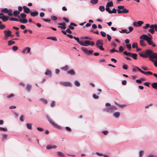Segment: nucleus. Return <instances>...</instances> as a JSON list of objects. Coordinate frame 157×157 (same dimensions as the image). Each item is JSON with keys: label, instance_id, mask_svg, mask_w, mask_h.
<instances>
[{"label": "nucleus", "instance_id": "c85d7f7f", "mask_svg": "<svg viewBox=\"0 0 157 157\" xmlns=\"http://www.w3.org/2000/svg\"><path fill=\"white\" fill-rule=\"evenodd\" d=\"M151 86L154 89H157V82H155L152 84Z\"/></svg>", "mask_w": 157, "mask_h": 157}, {"label": "nucleus", "instance_id": "f704fd0d", "mask_svg": "<svg viewBox=\"0 0 157 157\" xmlns=\"http://www.w3.org/2000/svg\"><path fill=\"white\" fill-rule=\"evenodd\" d=\"M48 39H51L53 41H57V39L56 37L53 36L48 37L47 38Z\"/></svg>", "mask_w": 157, "mask_h": 157}, {"label": "nucleus", "instance_id": "f8f14e48", "mask_svg": "<svg viewBox=\"0 0 157 157\" xmlns=\"http://www.w3.org/2000/svg\"><path fill=\"white\" fill-rule=\"evenodd\" d=\"M57 147L56 146L52 144H48L47 145L46 147V148L47 150H50L53 148H56Z\"/></svg>", "mask_w": 157, "mask_h": 157}, {"label": "nucleus", "instance_id": "58836bf2", "mask_svg": "<svg viewBox=\"0 0 157 157\" xmlns=\"http://www.w3.org/2000/svg\"><path fill=\"white\" fill-rule=\"evenodd\" d=\"M106 5H107V6L109 7L112 6H113V3L112 1H110L108 2H107Z\"/></svg>", "mask_w": 157, "mask_h": 157}, {"label": "nucleus", "instance_id": "c756f323", "mask_svg": "<svg viewBox=\"0 0 157 157\" xmlns=\"http://www.w3.org/2000/svg\"><path fill=\"white\" fill-rule=\"evenodd\" d=\"M27 128L29 130H32L33 129L32 124H31L27 123L26 124Z\"/></svg>", "mask_w": 157, "mask_h": 157}, {"label": "nucleus", "instance_id": "37998d69", "mask_svg": "<svg viewBox=\"0 0 157 157\" xmlns=\"http://www.w3.org/2000/svg\"><path fill=\"white\" fill-rule=\"evenodd\" d=\"M128 29H129V31H128L127 33H126V34H128V33H130L132 31L133 29V28L132 27L130 26V27H129Z\"/></svg>", "mask_w": 157, "mask_h": 157}, {"label": "nucleus", "instance_id": "6ab92c4d", "mask_svg": "<svg viewBox=\"0 0 157 157\" xmlns=\"http://www.w3.org/2000/svg\"><path fill=\"white\" fill-rule=\"evenodd\" d=\"M38 14V12L37 11H32L30 12L31 15L33 17H34L36 16H37Z\"/></svg>", "mask_w": 157, "mask_h": 157}, {"label": "nucleus", "instance_id": "39448f33", "mask_svg": "<svg viewBox=\"0 0 157 157\" xmlns=\"http://www.w3.org/2000/svg\"><path fill=\"white\" fill-rule=\"evenodd\" d=\"M124 55L126 56L131 57L134 59H137V54L136 53H132L130 52H128L126 51L123 52Z\"/></svg>", "mask_w": 157, "mask_h": 157}, {"label": "nucleus", "instance_id": "f257e3e1", "mask_svg": "<svg viewBox=\"0 0 157 157\" xmlns=\"http://www.w3.org/2000/svg\"><path fill=\"white\" fill-rule=\"evenodd\" d=\"M139 55L143 57H149L150 59L151 58H156L157 59V53L153 52L150 49L146 50L144 54L143 53H139Z\"/></svg>", "mask_w": 157, "mask_h": 157}, {"label": "nucleus", "instance_id": "7c9ffc66", "mask_svg": "<svg viewBox=\"0 0 157 157\" xmlns=\"http://www.w3.org/2000/svg\"><path fill=\"white\" fill-rule=\"evenodd\" d=\"M57 154L58 156L60 157H63L65 156V155L60 151H58L57 152Z\"/></svg>", "mask_w": 157, "mask_h": 157}, {"label": "nucleus", "instance_id": "cd10ccee", "mask_svg": "<svg viewBox=\"0 0 157 157\" xmlns=\"http://www.w3.org/2000/svg\"><path fill=\"white\" fill-rule=\"evenodd\" d=\"M44 74L46 75H51L52 74L51 71L49 69L46 70V71L44 73Z\"/></svg>", "mask_w": 157, "mask_h": 157}, {"label": "nucleus", "instance_id": "473e14b6", "mask_svg": "<svg viewBox=\"0 0 157 157\" xmlns=\"http://www.w3.org/2000/svg\"><path fill=\"white\" fill-rule=\"evenodd\" d=\"M31 87V85L29 84H27L26 88V90H27L28 91L30 92V89Z\"/></svg>", "mask_w": 157, "mask_h": 157}, {"label": "nucleus", "instance_id": "4c0bfd02", "mask_svg": "<svg viewBox=\"0 0 157 157\" xmlns=\"http://www.w3.org/2000/svg\"><path fill=\"white\" fill-rule=\"evenodd\" d=\"M99 10L101 12H103L105 11V7L102 6H100L99 7Z\"/></svg>", "mask_w": 157, "mask_h": 157}, {"label": "nucleus", "instance_id": "69168bd1", "mask_svg": "<svg viewBox=\"0 0 157 157\" xmlns=\"http://www.w3.org/2000/svg\"><path fill=\"white\" fill-rule=\"evenodd\" d=\"M150 26V25L149 24H146L145 25V26L143 27V28L144 29H146L147 28L149 27Z\"/></svg>", "mask_w": 157, "mask_h": 157}, {"label": "nucleus", "instance_id": "393cba45", "mask_svg": "<svg viewBox=\"0 0 157 157\" xmlns=\"http://www.w3.org/2000/svg\"><path fill=\"white\" fill-rule=\"evenodd\" d=\"M12 40H10L8 41V44L9 46H10L12 45H13L15 44V42Z\"/></svg>", "mask_w": 157, "mask_h": 157}, {"label": "nucleus", "instance_id": "1a4fd4ad", "mask_svg": "<svg viewBox=\"0 0 157 157\" xmlns=\"http://www.w3.org/2000/svg\"><path fill=\"white\" fill-rule=\"evenodd\" d=\"M140 39H143L147 41V40H149V39H151V36L148 37V35L146 34H143L140 37Z\"/></svg>", "mask_w": 157, "mask_h": 157}, {"label": "nucleus", "instance_id": "f03ea898", "mask_svg": "<svg viewBox=\"0 0 157 157\" xmlns=\"http://www.w3.org/2000/svg\"><path fill=\"white\" fill-rule=\"evenodd\" d=\"M46 116L48 122L55 128L59 129H62V127L60 125H58L55 123L51 119L48 115H46Z\"/></svg>", "mask_w": 157, "mask_h": 157}, {"label": "nucleus", "instance_id": "4468645a", "mask_svg": "<svg viewBox=\"0 0 157 157\" xmlns=\"http://www.w3.org/2000/svg\"><path fill=\"white\" fill-rule=\"evenodd\" d=\"M152 39H149V40H147L148 44L149 45H151L153 47H155L156 44L151 40Z\"/></svg>", "mask_w": 157, "mask_h": 157}, {"label": "nucleus", "instance_id": "72a5a7b5", "mask_svg": "<svg viewBox=\"0 0 157 157\" xmlns=\"http://www.w3.org/2000/svg\"><path fill=\"white\" fill-rule=\"evenodd\" d=\"M117 9H116L115 8H114L112 10H111L109 12V13L112 14V13H117Z\"/></svg>", "mask_w": 157, "mask_h": 157}, {"label": "nucleus", "instance_id": "7ed1b4c3", "mask_svg": "<svg viewBox=\"0 0 157 157\" xmlns=\"http://www.w3.org/2000/svg\"><path fill=\"white\" fill-rule=\"evenodd\" d=\"M117 109V107L115 105H112L109 107L105 108L104 109V110L106 112H112L113 111Z\"/></svg>", "mask_w": 157, "mask_h": 157}, {"label": "nucleus", "instance_id": "49530a36", "mask_svg": "<svg viewBox=\"0 0 157 157\" xmlns=\"http://www.w3.org/2000/svg\"><path fill=\"white\" fill-rule=\"evenodd\" d=\"M127 29H122L121 30L119 31V32L121 33H127V32L126 31Z\"/></svg>", "mask_w": 157, "mask_h": 157}, {"label": "nucleus", "instance_id": "052dcab7", "mask_svg": "<svg viewBox=\"0 0 157 157\" xmlns=\"http://www.w3.org/2000/svg\"><path fill=\"white\" fill-rule=\"evenodd\" d=\"M92 96H93V98L94 99H98L99 98V97L98 96L94 94H93Z\"/></svg>", "mask_w": 157, "mask_h": 157}, {"label": "nucleus", "instance_id": "412c9836", "mask_svg": "<svg viewBox=\"0 0 157 157\" xmlns=\"http://www.w3.org/2000/svg\"><path fill=\"white\" fill-rule=\"evenodd\" d=\"M19 21L21 23L25 24L27 22V20L26 19V18H24L20 19L19 20Z\"/></svg>", "mask_w": 157, "mask_h": 157}, {"label": "nucleus", "instance_id": "de8ad7c7", "mask_svg": "<svg viewBox=\"0 0 157 157\" xmlns=\"http://www.w3.org/2000/svg\"><path fill=\"white\" fill-rule=\"evenodd\" d=\"M115 104L118 105V106L121 107V108H123L124 106H125L126 105H124V104H123V105H120V104H117V103H116V102H115Z\"/></svg>", "mask_w": 157, "mask_h": 157}, {"label": "nucleus", "instance_id": "9d476101", "mask_svg": "<svg viewBox=\"0 0 157 157\" xmlns=\"http://www.w3.org/2000/svg\"><path fill=\"white\" fill-rule=\"evenodd\" d=\"M60 83L61 84L66 86H71L72 84L69 82H60Z\"/></svg>", "mask_w": 157, "mask_h": 157}, {"label": "nucleus", "instance_id": "b1692460", "mask_svg": "<svg viewBox=\"0 0 157 157\" xmlns=\"http://www.w3.org/2000/svg\"><path fill=\"white\" fill-rule=\"evenodd\" d=\"M98 2V0H91L90 1V3L94 5L97 4Z\"/></svg>", "mask_w": 157, "mask_h": 157}, {"label": "nucleus", "instance_id": "5fc2aeb1", "mask_svg": "<svg viewBox=\"0 0 157 157\" xmlns=\"http://www.w3.org/2000/svg\"><path fill=\"white\" fill-rule=\"evenodd\" d=\"M100 33L102 36L105 37L106 36V33L104 32L101 31L100 32Z\"/></svg>", "mask_w": 157, "mask_h": 157}, {"label": "nucleus", "instance_id": "3c124183", "mask_svg": "<svg viewBox=\"0 0 157 157\" xmlns=\"http://www.w3.org/2000/svg\"><path fill=\"white\" fill-rule=\"evenodd\" d=\"M51 19L53 20H56L57 19V17L54 16L52 15L51 17Z\"/></svg>", "mask_w": 157, "mask_h": 157}, {"label": "nucleus", "instance_id": "e433bc0d", "mask_svg": "<svg viewBox=\"0 0 157 157\" xmlns=\"http://www.w3.org/2000/svg\"><path fill=\"white\" fill-rule=\"evenodd\" d=\"M122 13H127L129 12V10L126 8H124L122 10Z\"/></svg>", "mask_w": 157, "mask_h": 157}, {"label": "nucleus", "instance_id": "4d7b16f0", "mask_svg": "<svg viewBox=\"0 0 157 157\" xmlns=\"http://www.w3.org/2000/svg\"><path fill=\"white\" fill-rule=\"evenodd\" d=\"M42 20L46 22H48L49 23H50L51 21V20L50 19L42 18Z\"/></svg>", "mask_w": 157, "mask_h": 157}, {"label": "nucleus", "instance_id": "2eb2a0df", "mask_svg": "<svg viewBox=\"0 0 157 157\" xmlns=\"http://www.w3.org/2000/svg\"><path fill=\"white\" fill-rule=\"evenodd\" d=\"M120 115V113L119 112H116L113 113V116L115 118H117L119 117Z\"/></svg>", "mask_w": 157, "mask_h": 157}, {"label": "nucleus", "instance_id": "aec40b11", "mask_svg": "<svg viewBox=\"0 0 157 157\" xmlns=\"http://www.w3.org/2000/svg\"><path fill=\"white\" fill-rule=\"evenodd\" d=\"M67 73L71 75H74L75 74V72L73 69L67 71Z\"/></svg>", "mask_w": 157, "mask_h": 157}, {"label": "nucleus", "instance_id": "a878e982", "mask_svg": "<svg viewBox=\"0 0 157 157\" xmlns=\"http://www.w3.org/2000/svg\"><path fill=\"white\" fill-rule=\"evenodd\" d=\"M26 51H27V53L29 52L30 51V48L29 47H27L22 52L24 53H25Z\"/></svg>", "mask_w": 157, "mask_h": 157}, {"label": "nucleus", "instance_id": "bb28decb", "mask_svg": "<svg viewBox=\"0 0 157 157\" xmlns=\"http://www.w3.org/2000/svg\"><path fill=\"white\" fill-rule=\"evenodd\" d=\"M58 24L59 25H61L62 27H64V29H65L66 28V24L64 22L62 23H58Z\"/></svg>", "mask_w": 157, "mask_h": 157}, {"label": "nucleus", "instance_id": "f3484780", "mask_svg": "<svg viewBox=\"0 0 157 157\" xmlns=\"http://www.w3.org/2000/svg\"><path fill=\"white\" fill-rule=\"evenodd\" d=\"M13 15L15 17H18L19 18H20V17L18 14L20 13V12L17 10H16L13 11Z\"/></svg>", "mask_w": 157, "mask_h": 157}, {"label": "nucleus", "instance_id": "0eeeda50", "mask_svg": "<svg viewBox=\"0 0 157 157\" xmlns=\"http://www.w3.org/2000/svg\"><path fill=\"white\" fill-rule=\"evenodd\" d=\"M81 49L84 52L86 53L88 55L91 54L93 52V50H88L85 47H82Z\"/></svg>", "mask_w": 157, "mask_h": 157}, {"label": "nucleus", "instance_id": "6e6552de", "mask_svg": "<svg viewBox=\"0 0 157 157\" xmlns=\"http://www.w3.org/2000/svg\"><path fill=\"white\" fill-rule=\"evenodd\" d=\"M136 67L140 72H141V73L144 74L146 75L147 74H148L150 75H153V73L151 71H147L146 72H145L141 70L140 68H139L138 67L136 66Z\"/></svg>", "mask_w": 157, "mask_h": 157}, {"label": "nucleus", "instance_id": "ea45409f", "mask_svg": "<svg viewBox=\"0 0 157 157\" xmlns=\"http://www.w3.org/2000/svg\"><path fill=\"white\" fill-rule=\"evenodd\" d=\"M154 59H155V58H151L150 59V60L153 62L154 63V64L155 66V67H157V62H156L154 60ZM155 59H157L156 58H155Z\"/></svg>", "mask_w": 157, "mask_h": 157}, {"label": "nucleus", "instance_id": "a211bd4d", "mask_svg": "<svg viewBox=\"0 0 157 157\" xmlns=\"http://www.w3.org/2000/svg\"><path fill=\"white\" fill-rule=\"evenodd\" d=\"M0 19H2L4 22L6 21L8 19V17L5 15L0 16Z\"/></svg>", "mask_w": 157, "mask_h": 157}, {"label": "nucleus", "instance_id": "774afa93", "mask_svg": "<svg viewBox=\"0 0 157 157\" xmlns=\"http://www.w3.org/2000/svg\"><path fill=\"white\" fill-rule=\"evenodd\" d=\"M147 157H157V155L154 154H149L148 155Z\"/></svg>", "mask_w": 157, "mask_h": 157}, {"label": "nucleus", "instance_id": "a19ab883", "mask_svg": "<svg viewBox=\"0 0 157 157\" xmlns=\"http://www.w3.org/2000/svg\"><path fill=\"white\" fill-rule=\"evenodd\" d=\"M7 134H3L2 135V140H4L5 139H6L7 138Z\"/></svg>", "mask_w": 157, "mask_h": 157}, {"label": "nucleus", "instance_id": "ddd939ff", "mask_svg": "<svg viewBox=\"0 0 157 157\" xmlns=\"http://www.w3.org/2000/svg\"><path fill=\"white\" fill-rule=\"evenodd\" d=\"M23 8L24 9V12L26 13H28L30 12V9L29 8L27 7L26 6H24L23 7Z\"/></svg>", "mask_w": 157, "mask_h": 157}, {"label": "nucleus", "instance_id": "8fccbe9b", "mask_svg": "<svg viewBox=\"0 0 157 157\" xmlns=\"http://www.w3.org/2000/svg\"><path fill=\"white\" fill-rule=\"evenodd\" d=\"M109 52L111 53H113L114 52H119V51L117 50H116L114 49H112L110 50Z\"/></svg>", "mask_w": 157, "mask_h": 157}, {"label": "nucleus", "instance_id": "338daca9", "mask_svg": "<svg viewBox=\"0 0 157 157\" xmlns=\"http://www.w3.org/2000/svg\"><path fill=\"white\" fill-rule=\"evenodd\" d=\"M18 48L16 46H13L12 47L13 50L14 51H17L18 49Z\"/></svg>", "mask_w": 157, "mask_h": 157}, {"label": "nucleus", "instance_id": "a18cd8bd", "mask_svg": "<svg viewBox=\"0 0 157 157\" xmlns=\"http://www.w3.org/2000/svg\"><path fill=\"white\" fill-rule=\"evenodd\" d=\"M9 20L11 21H19V20L18 19L16 18H13L12 17L10 18Z\"/></svg>", "mask_w": 157, "mask_h": 157}, {"label": "nucleus", "instance_id": "5701e85b", "mask_svg": "<svg viewBox=\"0 0 157 157\" xmlns=\"http://www.w3.org/2000/svg\"><path fill=\"white\" fill-rule=\"evenodd\" d=\"M140 45L142 47H145L146 45V44L145 43V41L143 40H140Z\"/></svg>", "mask_w": 157, "mask_h": 157}, {"label": "nucleus", "instance_id": "6e6d98bb", "mask_svg": "<svg viewBox=\"0 0 157 157\" xmlns=\"http://www.w3.org/2000/svg\"><path fill=\"white\" fill-rule=\"evenodd\" d=\"M137 44L136 43H134L132 44V47L133 48H135L137 47Z\"/></svg>", "mask_w": 157, "mask_h": 157}, {"label": "nucleus", "instance_id": "4be33fe9", "mask_svg": "<svg viewBox=\"0 0 157 157\" xmlns=\"http://www.w3.org/2000/svg\"><path fill=\"white\" fill-rule=\"evenodd\" d=\"M74 85L77 87H79L80 86V82L78 80H75L74 82Z\"/></svg>", "mask_w": 157, "mask_h": 157}, {"label": "nucleus", "instance_id": "2f4dec72", "mask_svg": "<svg viewBox=\"0 0 157 157\" xmlns=\"http://www.w3.org/2000/svg\"><path fill=\"white\" fill-rule=\"evenodd\" d=\"M69 68L68 66L67 65H66L65 67H61V69L63 71H66L67 70H68Z\"/></svg>", "mask_w": 157, "mask_h": 157}, {"label": "nucleus", "instance_id": "9b49d317", "mask_svg": "<svg viewBox=\"0 0 157 157\" xmlns=\"http://www.w3.org/2000/svg\"><path fill=\"white\" fill-rule=\"evenodd\" d=\"M103 41L102 40L99 39L97 40L96 43V46L98 47L100 45H103Z\"/></svg>", "mask_w": 157, "mask_h": 157}, {"label": "nucleus", "instance_id": "bf43d9fd", "mask_svg": "<svg viewBox=\"0 0 157 157\" xmlns=\"http://www.w3.org/2000/svg\"><path fill=\"white\" fill-rule=\"evenodd\" d=\"M119 52H122L124 50V48L122 46H120L119 48Z\"/></svg>", "mask_w": 157, "mask_h": 157}, {"label": "nucleus", "instance_id": "603ef678", "mask_svg": "<svg viewBox=\"0 0 157 157\" xmlns=\"http://www.w3.org/2000/svg\"><path fill=\"white\" fill-rule=\"evenodd\" d=\"M109 132L107 130L102 131H101V133H103L104 135H107L108 133Z\"/></svg>", "mask_w": 157, "mask_h": 157}, {"label": "nucleus", "instance_id": "09e8293b", "mask_svg": "<svg viewBox=\"0 0 157 157\" xmlns=\"http://www.w3.org/2000/svg\"><path fill=\"white\" fill-rule=\"evenodd\" d=\"M20 16L22 18H26V15L24 13H22L20 14Z\"/></svg>", "mask_w": 157, "mask_h": 157}, {"label": "nucleus", "instance_id": "423d86ee", "mask_svg": "<svg viewBox=\"0 0 157 157\" xmlns=\"http://www.w3.org/2000/svg\"><path fill=\"white\" fill-rule=\"evenodd\" d=\"M3 32L4 34V39L5 40H7L8 37L11 35L12 32L10 30H5Z\"/></svg>", "mask_w": 157, "mask_h": 157}, {"label": "nucleus", "instance_id": "c03bdc74", "mask_svg": "<svg viewBox=\"0 0 157 157\" xmlns=\"http://www.w3.org/2000/svg\"><path fill=\"white\" fill-rule=\"evenodd\" d=\"M40 100L42 101L44 104H46L47 103V101L46 100L44 99L43 98H40Z\"/></svg>", "mask_w": 157, "mask_h": 157}, {"label": "nucleus", "instance_id": "864d4df0", "mask_svg": "<svg viewBox=\"0 0 157 157\" xmlns=\"http://www.w3.org/2000/svg\"><path fill=\"white\" fill-rule=\"evenodd\" d=\"M148 31L152 34H153L155 32V30L154 29H149L148 30Z\"/></svg>", "mask_w": 157, "mask_h": 157}, {"label": "nucleus", "instance_id": "0e129e2a", "mask_svg": "<svg viewBox=\"0 0 157 157\" xmlns=\"http://www.w3.org/2000/svg\"><path fill=\"white\" fill-rule=\"evenodd\" d=\"M107 38L109 41H110L111 40V36L109 34H107Z\"/></svg>", "mask_w": 157, "mask_h": 157}, {"label": "nucleus", "instance_id": "13d9d810", "mask_svg": "<svg viewBox=\"0 0 157 157\" xmlns=\"http://www.w3.org/2000/svg\"><path fill=\"white\" fill-rule=\"evenodd\" d=\"M109 7L107 6V5H106V7L105 8V10L107 12H108L109 13V12L110 11V10H109Z\"/></svg>", "mask_w": 157, "mask_h": 157}, {"label": "nucleus", "instance_id": "c9c22d12", "mask_svg": "<svg viewBox=\"0 0 157 157\" xmlns=\"http://www.w3.org/2000/svg\"><path fill=\"white\" fill-rule=\"evenodd\" d=\"M144 152L143 151H140L139 152V157H141L143 155Z\"/></svg>", "mask_w": 157, "mask_h": 157}, {"label": "nucleus", "instance_id": "dca6fc26", "mask_svg": "<svg viewBox=\"0 0 157 157\" xmlns=\"http://www.w3.org/2000/svg\"><path fill=\"white\" fill-rule=\"evenodd\" d=\"M77 25L73 22H71L70 25L68 26V28L71 29H74V26H76Z\"/></svg>", "mask_w": 157, "mask_h": 157}, {"label": "nucleus", "instance_id": "20e7f679", "mask_svg": "<svg viewBox=\"0 0 157 157\" xmlns=\"http://www.w3.org/2000/svg\"><path fill=\"white\" fill-rule=\"evenodd\" d=\"M81 45L82 46H88L90 45L91 46H93L94 45V43L93 41H90L89 40H86L84 42L81 43Z\"/></svg>", "mask_w": 157, "mask_h": 157}, {"label": "nucleus", "instance_id": "e2e57ef3", "mask_svg": "<svg viewBox=\"0 0 157 157\" xmlns=\"http://www.w3.org/2000/svg\"><path fill=\"white\" fill-rule=\"evenodd\" d=\"M2 10H3L4 12L5 13H7L9 12L8 9L6 8H5L4 9H2Z\"/></svg>", "mask_w": 157, "mask_h": 157}, {"label": "nucleus", "instance_id": "79ce46f5", "mask_svg": "<svg viewBox=\"0 0 157 157\" xmlns=\"http://www.w3.org/2000/svg\"><path fill=\"white\" fill-rule=\"evenodd\" d=\"M138 22H134L133 23V25L135 27H139L140 26V25L138 24Z\"/></svg>", "mask_w": 157, "mask_h": 157}, {"label": "nucleus", "instance_id": "680f3d73", "mask_svg": "<svg viewBox=\"0 0 157 157\" xmlns=\"http://www.w3.org/2000/svg\"><path fill=\"white\" fill-rule=\"evenodd\" d=\"M7 130V129L5 128L0 127V131H6Z\"/></svg>", "mask_w": 157, "mask_h": 157}]
</instances>
